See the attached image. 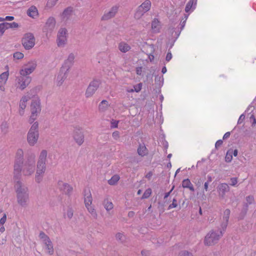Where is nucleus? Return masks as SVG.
Returning a JSON list of instances; mask_svg holds the SVG:
<instances>
[{"mask_svg": "<svg viewBox=\"0 0 256 256\" xmlns=\"http://www.w3.org/2000/svg\"><path fill=\"white\" fill-rule=\"evenodd\" d=\"M112 137L114 140H118L120 138V134L118 131L114 132L112 133Z\"/></svg>", "mask_w": 256, "mask_h": 256, "instance_id": "54", "label": "nucleus"}, {"mask_svg": "<svg viewBox=\"0 0 256 256\" xmlns=\"http://www.w3.org/2000/svg\"><path fill=\"white\" fill-rule=\"evenodd\" d=\"M225 232L226 230H223L222 228L218 230H210L204 237V244L206 246H210L217 244Z\"/></svg>", "mask_w": 256, "mask_h": 256, "instance_id": "1", "label": "nucleus"}, {"mask_svg": "<svg viewBox=\"0 0 256 256\" xmlns=\"http://www.w3.org/2000/svg\"><path fill=\"white\" fill-rule=\"evenodd\" d=\"M142 88V84L140 83L138 84L137 85H136L134 86V90L136 92H139L141 90Z\"/></svg>", "mask_w": 256, "mask_h": 256, "instance_id": "46", "label": "nucleus"}, {"mask_svg": "<svg viewBox=\"0 0 256 256\" xmlns=\"http://www.w3.org/2000/svg\"><path fill=\"white\" fill-rule=\"evenodd\" d=\"M73 137L78 145H81L83 143L84 136L81 129L75 128L73 132Z\"/></svg>", "mask_w": 256, "mask_h": 256, "instance_id": "18", "label": "nucleus"}, {"mask_svg": "<svg viewBox=\"0 0 256 256\" xmlns=\"http://www.w3.org/2000/svg\"><path fill=\"white\" fill-rule=\"evenodd\" d=\"M178 256H192V254L188 251L184 250L180 252Z\"/></svg>", "mask_w": 256, "mask_h": 256, "instance_id": "44", "label": "nucleus"}, {"mask_svg": "<svg viewBox=\"0 0 256 256\" xmlns=\"http://www.w3.org/2000/svg\"><path fill=\"white\" fill-rule=\"evenodd\" d=\"M36 61L30 60L25 65V67L20 70V75L28 76L31 74L36 70Z\"/></svg>", "mask_w": 256, "mask_h": 256, "instance_id": "10", "label": "nucleus"}, {"mask_svg": "<svg viewBox=\"0 0 256 256\" xmlns=\"http://www.w3.org/2000/svg\"><path fill=\"white\" fill-rule=\"evenodd\" d=\"M72 10L71 8H68L66 9L61 15L62 18L64 20L69 18L70 16L72 14Z\"/></svg>", "mask_w": 256, "mask_h": 256, "instance_id": "31", "label": "nucleus"}, {"mask_svg": "<svg viewBox=\"0 0 256 256\" xmlns=\"http://www.w3.org/2000/svg\"><path fill=\"white\" fill-rule=\"evenodd\" d=\"M40 238L46 246L48 250V253L52 254L54 252V249L52 242L50 241L49 238L43 232H41L40 234Z\"/></svg>", "mask_w": 256, "mask_h": 256, "instance_id": "17", "label": "nucleus"}, {"mask_svg": "<svg viewBox=\"0 0 256 256\" xmlns=\"http://www.w3.org/2000/svg\"><path fill=\"white\" fill-rule=\"evenodd\" d=\"M118 48L120 52H126L130 50V47L128 44L124 42H121L119 44Z\"/></svg>", "mask_w": 256, "mask_h": 256, "instance_id": "30", "label": "nucleus"}, {"mask_svg": "<svg viewBox=\"0 0 256 256\" xmlns=\"http://www.w3.org/2000/svg\"><path fill=\"white\" fill-rule=\"evenodd\" d=\"M27 14L30 17L36 18L38 16V11L36 7L32 6L28 10Z\"/></svg>", "mask_w": 256, "mask_h": 256, "instance_id": "28", "label": "nucleus"}, {"mask_svg": "<svg viewBox=\"0 0 256 256\" xmlns=\"http://www.w3.org/2000/svg\"><path fill=\"white\" fill-rule=\"evenodd\" d=\"M23 151L21 150H18L16 156V162L14 165V176H19L22 170L21 164H22Z\"/></svg>", "mask_w": 256, "mask_h": 256, "instance_id": "8", "label": "nucleus"}, {"mask_svg": "<svg viewBox=\"0 0 256 256\" xmlns=\"http://www.w3.org/2000/svg\"><path fill=\"white\" fill-rule=\"evenodd\" d=\"M245 118V116L244 114H242L238 120V124H240L242 122L244 121V120Z\"/></svg>", "mask_w": 256, "mask_h": 256, "instance_id": "55", "label": "nucleus"}, {"mask_svg": "<svg viewBox=\"0 0 256 256\" xmlns=\"http://www.w3.org/2000/svg\"><path fill=\"white\" fill-rule=\"evenodd\" d=\"M174 186H173L172 188L170 190V192H166L165 194V196H164V200H166V198L169 196L170 194V193L172 192V190H173L174 189Z\"/></svg>", "mask_w": 256, "mask_h": 256, "instance_id": "60", "label": "nucleus"}, {"mask_svg": "<svg viewBox=\"0 0 256 256\" xmlns=\"http://www.w3.org/2000/svg\"><path fill=\"white\" fill-rule=\"evenodd\" d=\"M231 184L232 186H234L238 182V178H230Z\"/></svg>", "mask_w": 256, "mask_h": 256, "instance_id": "52", "label": "nucleus"}, {"mask_svg": "<svg viewBox=\"0 0 256 256\" xmlns=\"http://www.w3.org/2000/svg\"><path fill=\"white\" fill-rule=\"evenodd\" d=\"M232 154L230 152V150H228L226 152V156L225 157L226 161V162H231V160H232Z\"/></svg>", "mask_w": 256, "mask_h": 256, "instance_id": "42", "label": "nucleus"}, {"mask_svg": "<svg viewBox=\"0 0 256 256\" xmlns=\"http://www.w3.org/2000/svg\"><path fill=\"white\" fill-rule=\"evenodd\" d=\"M160 29V22L158 18H154L152 22V30L154 32H158Z\"/></svg>", "mask_w": 256, "mask_h": 256, "instance_id": "26", "label": "nucleus"}, {"mask_svg": "<svg viewBox=\"0 0 256 256\" xmlns=\"http://www.w3.org/2000/svg\"><path fill=\"white\" fill-rule=\"evenodd\" d=\"M230 132H226V133H225V134L223 136V138H222L223 140H225V139L228 138L230 137Z\"/></svg>", "mask_w": 256, "mask_h": 256, "instance_id": "61", "label": "nucleus"}, {"mask_svg": "<svg viewBox=\"0 0 256 256\" xmlns=\"http://www.w3.org/2000/svg\"><path fill=\"white\" fill-rule=\"evenodd\" d=\"M24 55L20 52H16L14 54V58L17 60H20L24 58Z\"/></svg>", "mask_w": 256, "mask_h": 256, "instance_id": "40", "label": "nucleus"}, {"mask_svg": "<svg viewBox=\"0 0 256 256\" xmlns=\"http://www.w3.org/2000/svg\"><path fill=\"white\" fill-rule=\"evenodd\" d=\"M100 84V82L98 80H94L89 84L86 92V98L91 97L96 90Z\"/></svg>", "mask_w": 256, "mask_h": 256, "instance_id": "13", "label": "nucleus"}, {"mask_svg": "<svg viewBox=\"0 0 256 256\" xmlns=\"http://www.w3.org/2000/svg\"><path fill=\"white\" fill-rule=\"evenodd\" d=\"M229 190L230 187L228 184L226 183L221 184L218 188L219 195L222 198H224L226 192H229Z\"/></svg>", "mask_w": 256, "mask_h": 256, "instance_id": "23", "label": "nucleus"}, {"mask_svg": "<svg viewBox=\"0 0 256 256\" xmlns=\"http://www.w3.org/2000/svg\"><path fill=\"white\" fill-rule=\"evenodd\" d=\"M6 214H4L2 218L0 220V226H3L4 224L6 222Z\"/></svg>", "mask_w": 256, "mask_h": 256, "instance_id": "50", "label": "nucleus"}, {"mask_svg": "<svg viewBox=\"0 0 256 256\" xmlns=\"http://www.w3.org/2000/svg\"><path fill=\"white\" fill-rule=\"evenodd\" d=\"M230 210V209L227 208L224 212V215L222 217V222L220 224V228L223 229V230H226L228 226Z\"/></svg>", "mask_w": 256, "mask_h": 256, "instance_id": "19", "label": "nucleus"}, {"mask_svg": "<svg viewBox=\"0 0 256 256\" xmlns=\"http://www.w3.org/2000/svg\"><path fill=\"white\" fill-rule=\"evenodd\" d=\"M138 152L140 156H143L147 154L148 152L145 146L140 144L138 148Z\"/></svg>", "mask_w": 256, "mask_h": 256, "instance_id": "33", "label": "nucleus"}, {"mask_svg": "<svg viewBox=\"0 0 256 256\" xmlns=\"http://www.w3.org/2000/svg\"><path fill=\"white\" fill-rule=\"evenodd\" d=\"M55 24V19L52 17L48 18L44 26L46 32H51L54 29Z\"/></svg>", "mask_w": 256, "mask_h": 256, "instance_id": "22", "label": "nucleus"}, {"mask_svg": "<svg viewBox=\"0 0 256 256\" xmlns=\"http://www.w3.org/2000/svg\"><path fill=\"white\" fill-rule=\"evenodd\" d=\"M38 126V122H34L28 132L27 140L30 146H34L38 140L39 137Z\"/></svg>", "mask_w": 256, "mask_h": 256, "instance_id": "5", "label": "nucleus"}, {"mask_svg": "<svg viewBox=\"0 0 256 256\" xmlns=\"http://www.w3.org/2000/svg\"><path fill=\"white\" fill-rule=\"evenodd\" d=\"M223 143V141L222 140H219L215 144V148L218 149L220 146H222Z\"/></svg>", "mask_w": 256, "mask_h": 256, "instance_id": "51", "label": "nucleus"}, {"mask_svg": "<svg viewBox=\"0 0 256 256\" xmlns=\"http://www.w3.org/2000/svg\"><path fill=\"white\" fill-rule=\"evenodd\" d=\"M30 99V97L28 96H23L20 100L19 106V113L20 115H23L24 114V110L26 106V103Z\"/></svg>", "mask_w": 256, "mask_h": 256, "instance_id": "21", "label": "nucleus"}, {"mask_svg": "<svg viewBox=\"0 0 256 256\" xmlns=\"http://www.w3.org/2000/svg\"><path fill=\"white\" fill-rule=\"evenodd\" d=\"M198 188L200 187L202 184H203V180L201 178H198L194 182Z\"/></svg>", "mask_w": 256, "mask_h": 256, "instance_id": "45", "label": "nucleus"}, {"mask_svg": "<svg viewBox=\"0 0 256 256\" xmlns=\"http://www.w3.org/2000/svg\"><path fill=\"white\" fill-rule=\"evenodd\" d=\"M74 58V56L73 54H70L68 58L61 68L60 73L57 77L58 85H61L64 80L66 78L68 71L72 66Z\"/></svg>", "mask_w": 256, "mask_h": 256, "instance_id": "3", "label": "nucleus"}, {"mask_svg": "<svg viewBox=\"0 0 256 256\" xmlns=\"http://www.w3.org/2000/svg\"><path fill=\"white\" fill-rule=\"evenodd\" d=\"M234 156H238V151L237 150H234L232 152H230Z\"/></svg>", "mask_w": 256, "mask_h": 256, "instance_id": "64", "label": "nucleus"}, {"mask_svg": "<svg viewBox=\"0 0 256 256\" xmlns=\"http://www.w3.org/2000/svg\"><path fill=\"white\" fill-rule=\"evenodd\" d=\"M58 0H48L47 3V6L49 7H52L54 6Z\"/></svg>", "mask_w": 256, "mask_h": 256, "instance_id": "47", "label": "nucleus"}, {"mask_svg": "<svg viewBox=\"0 0 256 256\" xmlns=\"http://www.w3.org/2000/svg\"><path fill=\"white\" fill-rule=\"evenodd\" d=\"M42 110V106L40 100L38 96H34L30 106L31 115L28 122L32 123L36 118Z\"/></svg>", "mask_w": 256, "mask_h": 256, "instance_id": "2", "label": "nucleus"}, {"mask_svg": "<svg viewBox=\"0 0 256 256\" xmlns=\"http://www.w3.org/2000/svg\"><path fill=\"white\" fill-rule=\"evenodd\" d=\"M22 44L26 50L32 48L35 44V38L32 34H26L22 39Z\"/></svg>", "mask_w": 256, "mask_h": 256, "instance_id": "11", "label": "nucleus"}, {"mask_svg": "<svg viewBox=\"0 0 256 256\" xmlns=\"http://www.w3.org/2000/svg\"><path fill=\"white\" fill-rule=\"evenodd\" d=\"M84 192V200L85 206L89 212L91 214L92 216L94 218H96L97 214L96 213V210L92 205V198L90 191V190L88 189L86 190Z\"/></svg>", "mask_w": 256, "mask_h": 256, "instance_id": "7", "label": "nucleus"}, {"mask_svg": "<svg viewBox=\"0 0 256 256\" xmlns=\"http://www.w3.org/2000/svg\"><path fill=\"white\" fill-rule=\"evenodd\" d=\"M176 41V40H172L170 42H168L166 44V48H168V50H170L174 46V42Z\"/></svg>", "mask_w": 256, "mask_h": 256, "instance_id": "48", "label": "nucleus"}, {"mask_svg": "<svg viewBox=\"0 0 256 256\" xmlns=\"http://www.w3.org/2000/svg\"><path fill=\"white\" fill-rule=\"evenodd\" d=\"M151 194L152 190L150 188L146 189L142 196V198L145 199L149 198Z\"/></svg>", "mask_w": 256, "mask_h": 256, "instance_id": "38", "label": "nucleus"}, {"mask_svg": "<svg viewBox=\"0 0 256 256\" xmlns=\"http://www.w3.org/2000/svg\"><path fill=\"white\" fill-rule=\"evenodd\" d=\"M108 106V102L106 100H103L99 105V108L101 110H104Z\"/></svg>", "mask_w": 256, "mask_h": 256, "instance_id": "37", "label": "nucleus"}, {"mask_svg": "<svg viewBox=\"0 0 256 256\" xmlns=\"http://www.w3.org/2000/svg\"><path fill=\"white\" fill-rule=\"evenodd\" d=\"M172 58V54L170 50H168V52L166 54V62H169Z\"/></svg>", "mask_w": 256, "mask_h": 256, "instance_id": "49", "label": "nucleus"}, {"mask_svg": "<svg viewBox=\"0 0 256 256\" xmlns=\"http://www.w3.org/2000/svg\"><path fill=\"white\" fill-rule=\"evenodd\" d=\"M104 208L108 211L112 210L114 208V206L112 202L108 201V200H104Z\"/></svg>", "mask_w": 256, "mask_h": 256, "instance_id": "35", "label": "nucleus"}, {"mask_svg": "<svg viewBox=\"0 0 256 256\" xmlns=\"http://www.w3.org/2000/svg\"><path fill=\"white\" fill-rule=\"evenodd\" d=\"M182 186L184 188H187L190 189L192 192L194 191L193 185L188 178L184 179L182 180Z\"/></svg>", "mask_w": 256, "mask_h": 256, "instance_id": "27", "label": "nucleus"}, {"mask_svg": "<svg viewBox=\"0 0 256 256\" xmlns=\"http://www.w3.org/2000/svg\"><path fill=\"white\" fill-rule=\"evenodd\" d=\"M66 41V30L60 28L58 34L57 42L58 46H64Z\"/></svg>", "mask_w": 256, "mask_h": 256, "instance_id": "16", "label": "nucleus"}, {"mask_svg": "<svg viewBox=\"0 0 256 256\" xmlns=\"http://www.w3.org/2000/svg\"><path fill=\"white\" fill-rule=\"evenodd\" d=\"M209 182H206L204 184V190L206 192H207L208 190V186L209 184Z\"/></svg>", "mask_w": 256, "mask_h": 256, "instance_id": "63", "label": "nucleus"}, {"mask_svg": "<svg viewBox=\"0 0 256 256\" xmlns=\"http://www.w3.org/2000/svg\"><path fill=\"white\" fill-rule=\"evenodd\" d=\"M142 50L148 55L150 62H152L154 60V56L153 54L154 52V48L153 45L146 44L143 45Z\"/></svg>", "mask_w": 256, "mask_h": 256, "instance_id": "15", "label": "nucleus"}, {"mask_svg": "<svg viewBox=\"0 0 256 256\" xmlns=\"http://www.w3.org/2000/svg\"><path fill=\"white\" fill-rule=\"evenodd\" d=\"M73 212L71 210H69L67 211L66 214H65V216L68 218H71L72 216Z\"/></svg>", "mask_w": 256, "mask_h": 256, "instance_id": "53", "label": "nucleus"}, {"mask_svg": "<svg viewBox=\"0 0 256 256\" xmlns=\"http://www.w3.org/2000/svg\"><path fill=\"white\" fill-rule=\"evenodd\" d=\"M250 120L252 121V126H254L256 124V120L254 114L250 116Z\"/></svg>", "mask_w": 256, "mask_h": 256, "instance_id": "57", "label": "nucleus"}, {"mask_svg": "<svg viewBox=\"0 0 256 256\" xmlns=\"http://www.w3.org/2000/svg\"><path fill=\"white\" fill-rule=\"evenodd\" d=\"M47 156V152L45 150H42L39 156L38 163L46 164V160Z\"/></svg>", "mask_w": 256, "mask_h": 256, "instance_id": "29", "label": "nucleus"}, {"mask_svg": "<svg viewBox=\"0 0 256 256\" xmlns=\"http://www.w3.org/2000/svg\"><path fill=\"white\" fill-rule=\"evenodd\" d=\"M178 206V203H177V200L174 198L172 199V204H170L168 206V210H170L173 208H175Z\"/></svg>", "mask_w": 256, "mask_h": 256, "instance_id": "39", "label": "nucleus"}, {"mask_svg": "<svg viewBox=\"0 0 256 256\" xmlns=\"http://www.w3.org/2000/svg\"><path fill=\"white\" fill-rule=\"evenodd\" d=\"M4 21L7 20V21H12L14 20V17L12 16H6L4 18Z\"/></svg>", "mask_w": 256, "mask_h": 256, "instance_id": "59", "label": "nucleus"}, {"mask_svg": "<svg viewBox=\"0 0 256 256\" xmlns=\"http://www.w3.org/2000/svg\"><path fill=\"white\" fill-rule=\"evenodd\" d=\"M16 80L17 88L23 90L30 84L32 78L29 76L20 75L16 78Z\"/></svg>", "mask_w": 256, "mask_h": 256, "instance_id": "12", "label": "nucleus"}, {"mask_svg": "<svg viewBox=\"0 0 256 256\" xmlns=\"http://www.w3.org/2000/svg\"><path fill=\"white\" fill-rule=\"evenodd\" d=\"M35 170V157L30 156L22 167V174L24 176H30L34 173Z\"/></svg>", "mask_w": 256, "mask_h": 256, "instance_id": "6", "label": "nucleus"}, {"mask_svg": "<svg viewBox=\"0 0 256 256\" xmlns=\"http://www.w3.org/2000/svg\"><path fill=\"white\" fill-rule=\"evenodd\" d=\"M246 200L247 202V204H250L254 202V198L252 196H248L246 197Z\"/></svg>", "mask_w": 256, "mask_h": 256, "instance_id": "43", "label": "nucleus"}, {"mask_svg": "<svg viewBox=\"0 0 256 256\" xmlns=\"http://www.w3.org/2000/svg\"><path fill=\"white\" fill-rule=\"evenodd\" d=\"M9 76V72L8 70L6 72L0 74V82L2 84H6Z\"/></svg>", "mask_w": 256, "mask_h": 256, "instance_id": "32", "label": "nucleus"}, {"mask_svg": "<svg viewBox=\"0 0 256 256\" xmlns=\"http://www.w3.org/2000/svg\"><path fill=\"white\" fill-rule=\"evenodd\" d=\"M151 7V2L149 0H145L138 8L135 14V18L138 19L144 15V13L148 12Z\"/></svg>", "mask_w": 256, "mask_h": 256, "instance_id": "9", "label": "nucleus"}, {"mask_svg": "<svg viewBox=\"0 0 256 256\" xmlns=\"http://www.w3.org/2000/svg\"><path fill=\"white\" fill-rule=\"evenodd\" d=\"M8 26L6 25V22H4L0 24V36H2L5 30H8Z\"/></svg>", "mask_w": 256, "mask_h": 256, "instance_id": "36", "label": "nucleus"}, {"mask_svg": "<svg viewBox=\"0 0 256 256\" xmlns=\"http://www.w3.org/2000/svg\"><path fill=\"white\" fill-rule=\"evenodd\" d=\"M57 186L62 193L66 194H70L73 190V188L71 186L62 180L58 182Z\"/></svg>", "mask_w": 256, "mask_h": 256, "instance_id": "14", "label": "nucleus"}, {"mask_svg": "<svg viewBox=\"0 0 256 256\" xmlns=\"http://www.w3.org/2000/svg\"><path fill=\"white\" fill-rule=\"evenodd\" d=\"M196 1H194V0H190L186 4L185 11L186 12L193 11L196 8Z\"/></svg>", "mask_w": 256, "mask_h": 256, "instance_id": "25", "label": "nucleus"}, {"mask_svg": "<svg viewBox=\"0 0 256 256\" xmlns=\"http://www.w3.org/2000/svg\"><path fill=\"white\" fill-rule=\"evenodd\" d=\"M142 72V67H138L136 68V72L138 75H141Z\"/></svg>", "mask_w": 256, "mask_h": 256, "instance_id": "58", "label": "nucleus"}, {"mask_svg": "<svg viewBox=\"0 0 256 256\" xmlns=\"http://www.w3.org/2000/svg\"><path fill=\"white\" fill-rule=\"evenodd\" d=\"M15 188L17 195L18 202L21 206H24L28 200V189L22 188L21 183L18 182L15 184Z\"/></svg>", "mask_w": 256, "mask_h": 256, "instance_id": "4", "label": "nucleus"}, {"mask_svg": "<svg viewBox=\"0 0 256 256\" xmlns=\"http://www.w3.org/2000/svg\"><path fill=\"white\" fill-rule=\"evenodd\" d=\"M123 237L124 236L122 234L118 233L116 234V238L120 240H121Z\"/></svg>", "mask_w": 256, "mask_h": 256, "instance_id": "62", "label": "nucleus"}, {"mask_svg": "<svg viewBox=\"0 0 256 256\" xmlns=\"http://www.w3.org/2000/svg\"><path fill=\"white\" fill-rule=\"evenodd\" d=\"M120 177L118 174H114L108 180V184L111 186L115 185L120 180Z\"/></svg>", "mask_w": 256, "mask_h": 256, "instance_id": "34", "label": "nucleus"}, {"mask_svg": "<svg viewBox=\"0 0 256 256\" xmlns=\"http://www.w3.org/2000/svg\"><path fill=\"white\" fill-rule=\"evenodd\" d=\"M118 9V8L116 6L112 7L108 12L104 14L102 17V19L104 20H107L112 18L117 12Z\"/></svg>", "mask_w": 256, "mask_h": 256, "instance_id": "24", "label": "nucleus"}, {"mask_svg": "<svg viewBox=\"0 0 256 256\" xmlns=\"http://www.w3.org/2000/svg\"><path fill=\"white\" fill-rule=\"evenodd\" d=\"M8 29L10 28H17L18 27V24L16 22H12V23L6 22Z\"/></svg>", "mask_w": 256, "mask_h": 256, "instance_id": "41", "label": "nucleus"}, {"mask_svg": "<svg viewBox=\"0 0 256 256\" xmlns=\"http://www.w3.org/2000/svg\"><path fill=\"white\" fill-rule=\"evenodd\" d=\"M45 170L46 164L38 163L36 175V180L37 182H40L42 180V174H44Z\"/></svg>", "mask_w": 256, "mask_h": 256, "instance_id": "20", "label": "nucleus"}, {"mask_svg": "<svg viewBox=\"0 0 256 256\" xmlns=\"http://www.w3.org/2000/svg\"><path fill=\"white\" fill-rule=\"evenodd\" d=\"M163 145H164V152L166 154L167 153V150L168 148V142L164 140V142H163Z\"/></svg>", "mask_w": 256, "mask_h": 256, "instance_id": "56", "label": "nucleus"}]
</instances>
